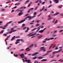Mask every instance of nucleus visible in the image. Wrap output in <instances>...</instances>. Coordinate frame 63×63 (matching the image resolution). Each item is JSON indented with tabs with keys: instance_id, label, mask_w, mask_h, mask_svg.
I'll return each mask as SVG.
<instances>
[{
	"instance_id": "31",
	"label": "nucleus",
	"mask_w": 63,
	"mask_h": 63,
	"mask_svg": "<svg viewBox=\"0 0 63 63\" xmlns=\"http://www.w3.org/2000/svg\"><path fill=\"white\" fill-rule=\"evenodd\" d=\"M39 3L41 4L42 3V0H39Z\"/></svg>"
},
{
	"instance_id": "5",
	"label": "nucleus",
	"mask_w": 63,
	"mask_h": 63,
	"mask_svg": "<svg viewBox=\"0 0 63 63\" xmlns=\"http://www.w3.org/2000/svg\"><path fill=\"white\" fill-rule=\"evenodd\" d=\"M26 62H27L28 63H31V62H30L31 60H25Z\"/></svg>"
},
{
	"instance_id": "34",
	"label": "nucleus",
	"mask_w": 63,
	"mask_h": 63,
	"mask_svg": "<svg viewBox=\"0 0 63 63\" xmlns=\"http://www.w3.org/2000/svg\"><path fill=\"white\" fill-rule=\"evenodd\" d=\"M56 46V45H54L52 47V48H53L55 47V46Z\"/></svg>"
},
{
	"instance_id": "58",
	"label": "nucleus",
	"mask_w": 63,
	"mask_h": 63,
	"mask_svg": "<svg viewBox=\"0 0 63 63\" xmlns=\"http://www.w3.org/2000/svg\"><path fill=\"white\" fill-rule=\"evenodd\" d=\"M47 11V9H45L44 10V12H46V11Z\"/></svg>"
},
{
	"instance_id": "55",
	"label": "nucleus",
	"mask_w": 63,
	"mask_h": 63,
	"mask_svg": "<svg viewBox=\"0 0 63 63\" xmlns=\"http://www.w3.org/2000/svg\"><path fill=\"white\" fill-rule=\"evenodd\" d=\"M11 3V1H9L7 2L6 3V4H8V3Z\"/></svg>"
},
{
	"instance_id": "38",
	"label": "nucleus",
	"mask_w": 63,
	"mask_h": 63,
	"mask_svg": "<svg viewBox=\"0 0 63 63\" xmlns=\"http://www.w3.org/2000/svg\"><path fill=\"white\" fill-rule=\"evenodd\" d=\"M5 44L6 45H7V42L6 41V40H5Z\"/></svg>"
},
{
	"instance_id": "39",
	"label": "nucleus",
	"mask_w": 63,
	"mask_h": 63,
	"mask_svg": "<svg viewBox=\"0 0 63 63\" xmlns=\"http://www.w3.org/2000/svg\"><path fill=\"white\" fill-rule=\"evenodd\" d=\"M3 31H4V30L1 31V32H0V34H2V33H3Z\"/></svg>"
},
{
	"instance_id": "23",
	"label": "nucleus",
	"mask_w": 63,
	"mask_h": 63,
	"mask_svg": "<svg viewBox=\"0 0 63 63\" xmlns=\"http://www.w3.org/2000/svg\"><path fill=\"white\" fill-rule=\"evenodd\" d=\"M33 44H32L29 47H32L33 46Z\"/></svg>"
},
{
	"instance_id": "60",
	"label": "nucleus",
	"mask_w": 63,
	"mask_h": 63,
	"mask_svg": "<svg viewBox=\"0 0 63 63\" xmlns=\"http://www.w3.org/2000/svg\"><path fill=\"white\" fill-rule=\"evenodd\" d=\"M52 51V50H51L49 51H47V52H51V51Z\"/></svg>"
},
{
	"instance_id": "57",
	"label": "nucleus",
	"mask_w": 63,
	"mask_h": 63,
	"mask_svg": "<svg viewBox=\"0 0 63 63\" xmlns=\"http://www.w3.org/2000/svg\"><path fill=\"white\" fill-rule=\"evenodd\" d=\"M36 21L37 23H39V22L40 21L39 20H36Z\"/></svg>"
},
{
	"instance_id": "12",
	"label": "nucleus",
	"mask_w": 63,
	"mask_h": 63,
	"mask_svg": "<svg viewBox=\"0 0 63 63\" xmlns=\"http://www.w3.org/2000/svg\"><path fill=\"white\" fill-rule=\"evenodd\" d=\"M62 50V49H60L58 51H57V53H58V52H60V51H61Z\"/></svg>"
},
{
	"instance_id": "35",
	"label": "nucleus",
	"mask_w": 63,
	"mask_h": 63,
	"mask_svg": "<svg viewBox=\"0 0 63 63\" xmlns=\"http://www.w3.org/2000/svg\"><path fill=\"white\" fill-rule=\"evenodd\" d=\"M36 28H35L34 29L32 30H31L32 31H34V30H36Z\"/></svg>"
},
{
	"instance_id": "56",
	"label": "nucleus",
	"mask_w": 63,
	"mask_h": 63,
	"mask_svg": "<svg viewBox=\"0 0 63 63\" xmlns=\"http://www.w3.org/2000/svg\"><path fill=\"white\" fill-rule=\"evenodd\" d=\"M62 7V6H58V7L59 8H61Z\"/></svg>"
},
{
	"instance_id": "51",
	"label": "nucleus",
	"mask_w": 63,
	"mask_h": 63,
	"mask_svg": "<svg viewBox=\"0 0 63 63\" xmlns=\"http://www.w3.org/2000/svg\"><path fill=\"white\" fill-rule=\"evenodd\" d=\"M40 28H39L37 30L36 32H38V31H39V30H40Z\"/></svg>"
},
{
	"instance_id": "30",
	"label": "nucleus",
	"mask_w": 63,
	"mask_h": 63,
	"mask_svg": "<svg viewBox=\"0 0 63 63\" xmlns=\"http://www.w3.org/2000/svg\"><path fill=\"white\" fill-rule=\"evenodd\" d=\"M57 21H58V20H56V21H55V22L54 23V24H55V23H57Z\"/></svg>"
},
{
	"instance_id": "7",
	"label": "nucleus",
	"mask_w": 63,
	"mask_h": 63,
	"mask_svg": "<svg viewBox=\"0 0 63 63\" xmlns=\"http://www.w3.org/2000/svg\"><path fill=\"white\" fill-rule=\"evenodd\" d=\"M15 37H16V36H13V37L12 38V39H11V41H13V40H15Z\"/></svg>"
},
{
	"instance_id": "33",
	"label": "nucleus",
	"mask_w": 63,
	"mask_h": 63,
	"mask_svg": "<svg viewBox=\"0 0 63 63\" xmlns=\"http://www.w3.org/2000/svg\"><path fill=\"white\" fill-rule=\"evenodd\" d=\"M37 58V57H33L32 58V59H36V58Z\"/></svg>"
},
{
	"instance_id": "64",
	"label": "nucleus",
	"mask_w": 63,
	"mask_h": 63,
	"mask_svg": "<svg viewBox=\"0 0 63 63\" xmlns=\"http://www.w3.org/2000/svg\"><path fill=\"white\" fill-rule=\"evenodd\" d=\"M63 31V29L61 31H60V32H62Z\"/></svg>"
},
{
	"instance_id": "11",
	"label": "nucleus",
	"mask_w": 63,
	"mask_h": 63,
	"mask_svg": "<svg viewBox=\"0 0 63 63\" xmlns=\"http://www.w3.org/2000/svg\"><path fill=\"white\" fill-rule=\"evenodd\" d=\"M47 61V59H43L41 61V62H43V61Z\"/></svg>"
},
{
	"instance_id": "32",
	"label": "nucleus",
	"mask_w": 63,
	"mask_h": 63,
	"mask_svg": "<svg viewBox=\"0 0 63 63\" xmlns=\"http://www.w3.org/2000/svg\"><path fill=\"white\" fill-rule=\"evenodd\" d=\"M26 28H27V27H24L23 29V30H25V29H26Z\"/></svg>"
},
{
	"instance_id": "21",
	"label": "nucleus",
	"mask_w": 63,
	"mask_h": 63,
	"mask_svg": "<svg viewBox=\"0 0 63 63\" xmlns=\"http://www.w3.org/2000/svg\"><path fill=\"white\" fill-rule=\"evenodd\" d=\"M8 24H7V23L6 25L3 26V27H7V26H8Z\"/></svg>"
},
{
	"instance_id": "25",
	"label": "nucleus",
	"mask_w": 63,
	"mask_h": 63,
	"mask_svg": "<svg viewBox=\"0 0 63 63\" xmlns=\"http://www.w3.org/2000/svg\"><path fill=\"white\" fill-rule=\"evenodd\" d=\"M42 37V35H41L40 36H39L38 37V39H40V38H41Z\"/></svg>"
},
{
	"instance_id": "54",
	"label": "nucleus",
	"mask_w": 63,
	"mask_h": 63,
	"mask_svg": "<svg viewBox=\"0 0 63 63\" xmlns=\"http://www.w3.org/2000/svg\"><path fill=\"white\" fill-rule=\"evenodd\" d=\"M36 17V16L35 15L32 17V18H33V17Z\"/></svg>"
},
{
	"instance_id": "28",
	"label": "nucleus",
	"mask_w": 63,
	"mask_h": 63,
	"mask_svg": "<svg viewBox=\"0 0 63 63\" xmlns=\"http://www.w3.org/2000/svg\"><path fill=\"white\" fill-rule=\"evenodd\" d=\"M15 56V57H17L18 56V55L16 54V55L15 54H13Z\"/></svg>"
},
{
	"instance_id": "2",
	"label": "nucleus",
	"mask_w": 63,
	"mask_h": 63,
	"mask_svg": "<svg viewBox=\"0 0 63 63\" xmlns=\"http://www.w3.org/2000/svg\"><path fill=\"white\" fill-rule=\"evenodd\" d=\"M39 53V52H37L34 53L33 54H32V56H34V55H36Z\"/></svg>"
},
{
	"instance_id": "27",
	"label": "nucleus",
	"mask_w": 63,
	"mask_h": 63,
	"mask_svg": "<svg viewBox=\"0 0 63 63\" xmlns=\"http://www.w3.org/2000/svg\"><path fill=\"white\" fill-rule=\"evenodd\" d=\"M44 9H45L44 8H42L41 9H40V12H41L42 11H43V10H44Z\"/></svg>"
},
{
	"instance_id": "6",
	"label": "nucleus",
	"mask_w": 63,
	"mask_h": 63,
	"mask_svg": "<svg viewBox=\"0 0 63 63\" xmlns=\"http://www.w3.org/2000/svg\"><path fill=\"white\" fill-rule=\"evenodd\" d=\"M54 1L55 3H58L59 2V0H54Z\"/></svg>"
},
{
	"instance_id": "3",
	"label": "nucleus",
	"mask_w": 63,
	"mask_h": 63,
	"mask_svg": "<svg viewBox=\"0 0 63 63\" xmlns=\"http://www.w3.org/2000/svg\"><path fill=\"white\" fill-rule=\"evenodd\" d=\"M22 41V42H24V41L23 40V39H17L16 40V42H18V41Z\"/></svg>"
},
{
	"instance_id": "46",
	"label": "nucleus",
	"mask_w": 63,
	"mask_h": 63,
	"mask_svg": "<svg viewBox=\"0 0 63 63\" xmlns=\"http://www.w3.org/2000/svg\"><path fill=\"white\" fill-rule=\"evenodd\" d=\"M57 53V51H55L52 53V54H54V53Z\"/></svg>"
},
{
	"instance_id": "52",
	"label": "nucleus",
	"mask_w": 63,
	"mask_h": 63,
	"mask_svg": "<svg viewBox=\"0 0 63 63\" xmlns=\"http://www.w3.org/2000/svg\"><path fill=\"white\" fill-rule=\"evenodd\" d=\"M39 0H37V1L35 2L34 3H38V2H39Z\"/></svg>"
},
{
	"instance_id": "41",
	"label": "nucleus",
	"mask_w": 63,
	"mask_h": 63,
	"mask_svg": "<svg viewBox=\"0 0 63 63\" xmlns=\"http://www.w3.org/2000/svg\"><path fill=\"white\" fill-rule=\"evenodd\" d=\"M34 63H38V62L37 61H34Z\"/></svg>"
},
{
	"instance_id": "37",
	"label": "nucleus",
	"mask_w": 63,
	"mask_h": 63,
	"mask_svg": "<svg viewBox=\"0 0 63 63\" xmlns=\"http://www.w3.org/2000/svg\"><path fill=\"white\" fill-rule=\"evenodd\" d=\"M58 14H59V13H58V12H57L54 15H55H55H58Z\"/></svg>"
},
{
	"instance_id": "42",
	"label": "nucleus",
	"mask_w": 63,
	"mask_h": 63,
	"mask_svg": "<svg viewBox=\"0 0 63 63\" xmlns=\"http://www.w3.org/2000/svg\"><path fill=\"white\" fill-rule=\"evenodd\" d=\"M52 6V5L51 4L48 6V8H50V7H51Z\"/></svg>"
},
{
	"instance_id": "48",
	"label": "nucleus",
	"mask_w": 63,
	"mask_h": 63,
	"mask_svg": "<svg viewBox=\"0 0 63 63\" xmlns=\"http://www.w3.org/2000/svg\"><path fill=\"white\" fill-rule=\"evenodd\" d=\"M5 10V9H2L1 10V11H2V12H5L4 10Z\"/></svg>"
},
{
	"instance_id": "4",
	"label": "nucleus",
	"mask_w": 63,
	"mask_h": 63,
	"mask_svg": "<svg viewBox=\"0 0 63 63\" xmlns=\"http://www.w3.org/2000/svg\"><path fill=\"white\" fill-rule=\"evenodd\" d=\"M25 21V20H22V21H19L18 22V23H22V22H23L24 21Z\"/></svg>"
},
{
	"instance_id": "26",
	"label": "nucleus",
	"mask_w": 63,
	"mask_h": 63,
	"mask_svg": "<svg viewBox=\"0 0 63 63\" xmlns=\"http://www.w3.org/2000/svg\"><path fill=\"white\" fill-rule=\"evenodd\" d=\"M62 28V27L58 26L57 27V28Z\"/></svg>"
},
{
	"instance_id": "19",
	"label": "nucleus",
	"mask_w": 63,
	"mask_h": 63,
	"mask_svg": "<svg viewBox=\"0 0 63 63\" xmlns=\"http://www.w3.org/2000/svg\"><path fill=\"white\" fill-rule=\"evenodd\" d=\"M27 36H29V37H31V36H31V33H30V34H28L27 35Z\"/></svg>"
},
{
	"instance_id": "53",
	"label": "nucleus",
	"mask_w": 63,
	"mask_h": 63,
	"mask_svg": "<svg viewBox=\"0 0 63 63\" xmlns=\"http://www.w3.org/2000/svg\"><path fill=\"white\" fill-rule=\"evenodd\" d=\"M12 32H13V31H11L9 32V34H11V33H12Z\"/></svg>"
},
{
	"instance_id": "47",
	"label": "nucleus",
	"mask_w": 63,
	"mask_h": 63,
	"mask_svg": "<svg viewBox=\"0 0 63 63\" xmlns=\"http://www.w3.org/2000/svg\"><path fill=\"white\" fill-rule=\"evenodd\" d=\"M60 56V55H59V54H58L57 55L56 57H59V56Z\"/></svg>"
},
{
	"instance_id": "43",
	"label": "nucleus",
	"mask_w": 63,
	"mask_h": 63,
	"mask_svg": "<svg viewBox=\"0 0 63 63\" xmlns=\"http://www.w3.org/2000/svg\"><path fill=\"white\" fill-rule=\"evenodd\" d=\"M7 35V34H3V36H6Z\"/></svg>"
},
{
	"instance_id": "10",
	"label": "nucleus",
	"mask_w": 63,
	"mask_h": 63,
	"mask_svg": "<svg viewBox=\"0 0 63 63\" xmlns=\"http://www.w3.org/2000/svg\"><path fill=\"white\" fill-rule=\"evenodd\" d=\"M39 32V33H42L44 32V31H43V30H42L40 31Z\"/></svg>"
},
{
	"instance_id": "44",
	"label": "nucleus",
	"mask_w": 63,
	"mask_h": 63,
	"mask_svg": "<svg viewBox=\"0 0 63 63\" xmlns=\"http://www.w3.org/2000/svg\"><path fill=\"white\" fill-rule=\"evenodd\" d=\"M39 26V24H37L36 25H35V26L37 27V26Z\"/></svg>"
},
{
	"instance_id": "63",
	"label": "nucleus",
	"mask_w": 63,
	"mask_h": 63,
	"mask_svg": "<svg viewBox=\"0 0 63 63\" xmlns=\"http://www.w3.org/2000/svg\"><path fill=\"white\" fill-rule=\"evenodd\" d=\"M42 14V13H40L39 15H38V16H40Z\"/></svg>"
},
{
	"instance_id": "62",
	"label": "nucleus",
	"mask_w": 63,
	"mask_h": 63,
	"mask_svg": "<svg viewBox=\"0 0 63 63\" xmlns=\"http://www.w3.org/2000/svg\"><path fill=\"white\" fill-rule=\"evenodd\" d=\"M30 10L29 9L28 11H27V12L29 13V12H30Z\"/></svg>"
},
{
	"instance_id": "36",
	"label": "nucleus",
	"mask_w": 63,
	"mask_h": 63,
	"mask_svg": "<svg viewBox=\"0 0 63 63\" xmlns=\"http://www.w3.org/2000/svg\"><path fill=\"white\" fill-rule=\"evenodd\" d=\"M13 22L12 21H10L9 22L7 23V24H9V23H12Z\"/></svg>"
},
{
	"instance_id": "17",
	"label": "nucleus",
	"mask_w": 63,
	"mask_h": 63,
	"mask_svg": "<svg viewBox=\"0 0 63 63\" xmlns=\"http://www.w3.org/2000/svg\"><path fill=\"white\" fill-rule=\"evenodd\" d=\"M30 1L29 0H28L27 1H26L25 2V4H26L27 3H28L29 2V1Z\"/></svg>"
},
{
	"instance_id": "16",
	"label": "nucleus",
	"mask_w": 63,
	"mask_h": 63,
	"mask_svg": "<svg viewBox=\"0 0 63 63\" xmlns=\"http://www.w3.org/2000/svg\"><path fill=\"white\" fill-rule=\"evenodd\" d=\"M36 34H37V33L36 32H35L33 34H31V36H34V35H36Z\"/></svg>"
},
{
	"instance_id": "15",
	"label": "nucleus",
	"mask_w": 63,
	"mask_h": 63,
	"mask_svg": "<svg viewBox=\"0 0 63 63\" xmlns=\"http://www.w3.org/2000/svg\"><path fill=\"white\" fill-rule=\"evenodd\" d=\"M41 50H42L43 51H46V49L45 48L41 49Z\"/></svg>"
},
{
	"instance_id": "1",
	"label": "nucleus",
	"mask_w": 63,
	"mask_h": 63,
	"mask_svg": "<svg viewBox=\"0 0 63 63\" xmlns=\"http://www.w3.org/2000/svg\"><path fill=\"white\" fill-rule=\"evenodd\" d=\"M54 39V37H52L51 38H48L47 39V38H45V39H44V41H49V40H52Z\"/></svg>"
},
{
	"instance_id": "50",
	"label": "nucleus",
	"mask_w": 63,
	"mask_h": 63,
	"mask_svg": "<svg viewBox=\"0 0 63 63\" xmlns=\"http://www.w3.org/2000/svg\"><path fill=\"white\" fill-rule=\"evenodd\" d=\"M45 3V2L44 1L42 3V5H44Z\"/></svg>"
},
{
	"instance_id": "9",
	"label": "nucleus",
	"mask_w": 63,
	"mask_h": 63,
	"mask_svg": "<svg viewBox=\"0 0 63 63\" xmlns=\"http://www.w3.org/2000/svg\"><path fill=\"white\" fill-rule=\"evenodd\" d=\"M38 58L39 59H42L43 58V57H38Z\"/></svg>"
},
{
	"instance_id": "49",
	"label": "nucleus",
	"mask_w": 63,
	"mask_h": 63,
	"mask_svg": "<svg viewBox=\"0 0 63 63\" xmlns=\"http://www.w3.org/2000/svg\"><path fill=\"white\" fill-rule=\"evenodd\" d=\"M23 50H24V49H21V50H19V51H23Z\"/></svg>"
},
{
	"instance_id": "61",
	"label": "nucleus",
	"mask_w": 63,
	"mask_h": 63,
	"mask_svg": "<svg viewBox=\"0 0 63 63\" xmlns=\"http://www.w3.org/2000/svg\"><path fill=\"white\" fill-rule=\"evenodd\" d=\"M34 9V8H31L30 9V10H33Z\"/></svg>"
},
{
	"instance_id": "14",
	"label": "nucleus",
	"mask_w": 63,
	"mask_h": 63,
	"mask_svg": "<svg viewBox=\"0 0 63 63\" xmlns=\"http://www.w3.org/2000/svg\"><path fill=\"white\" fill-rule=\"evenodd\" d=\"M49 54L48 53H47L46 54H45L44 55H43L42 56H46V55H48Z\"/></svg>"
},
{
	"instance_id": "24",
	"label": "nucleus",
	"mask_w": 63,
	"mask_h": 63,
	"mask_svg": "<svg viewBox=\"0 0 63 63\" xmlns=\"http://www.w3.org/2000/svg\"><path fill=\"white\" fill-rule=\"evenodd\" d=\"M52 18V17H49L48 18L47 20H50Z\"/></svg>"
},
{
	"instance_id": "13",
	"label": "nucleus",
	"mask_w": 63,
	"mask_h": 63,
	"mask_svg": "<svg viewBox=\"0 0 63 63\" xmlns=\"http://www.w3.org/2000/svg\"><path fill=\"white\" fill-rule=\"evenodd\" d=\"M27 17L28 18H29V20H30V19H32V17L28 16Z\"/></svg>"
},
{
	"instance_id": "22",
	"label": "nucleus",
	"mask_w": 63,
	"mask_h": 63,
	"mask_svg": "<svg viewBox=\"0 0 63 63\" xmlns=\"http://www.w3.org/2000/svg\"><path fill=\"white\" fill-rule=\"evenodd\" d=\"M24 55V54H20L19 56H23Z\"/></svg>"
},
{
	"instance_id": "18",
	"label": "nucleus",
	"mask_w": 63,
	"mask_h": 63,
	"mask_svg": "<svg viewBox=\"0 0 63 63\" xmlns=\"http://www.w3.org/2000/svg\"><path fill=\"white\" fill-rule=\"evenodd\" d=\"M62 60V59L59 60L58 61H60L61 62H63V60Z\"/></svg>"
},
{
	"instance_id": "40",
	"label": "nucleus",
	"mask_w": 63,
	"mask_h": 63,
	"mask_svg": "<svg viewBox=\"0 0 63 63\" xmlns=\"http://www.w3.org/2000/svg\"><path fill=\"white\" fill-rule=\"evenodd\" d=\"M38 7L37 6L35 8V9H34L35 10H36L37 9H38Z\"/></svg>"
},
{
	"instance_id": "8",
	"label": "nucleus",
	"mask_w": 63,
	"mask_h": 63,
	"mask_svg": "<svg viewBox=\"0 0 63 63\" xmlns=\"http://www.w3.org/2000/svg\"><path fill=\"white\" fill-rule=\"evenodd\" d=\"M23 13V12H20L18 14V16H21V15H22V13Z\"/></svg>"
},
{
	"instance_id": "59",
	"label": "nucleus",
	"mask_w": 63,
	"mask_h": 63,
	"mask_svg": "<svg viewBox=\"0 0 63 63\" xmlns=\"http://www.w3.org/2000/svg\"><path fill=\"white\" fill-rule=\"evenodd\" d=\"M36 44H34V47H37V46L36 45Z\"/></svg>"
},
{
	"instance_id": "45",
	"label": "nucleus",
	"mask_w": 63,
	"mask_h": 63,
	"mask_svg": "<svg viewBox=\"0 0 63 63\" xmlns=\"http://www.w3.org/2000/svg\"><path fill=\"white\" fill-rule=\"evenodd\" d=\"M33 14H34V15H37V13H36V12H35Z\"/></svg>"
},
{
	"instance_id": "29",
	"label": "nucleus",
	"mask_w": 63,
	"mask_h": 63,
	"mask_svg": "<svg viewBox=\"0 0 63 63\" xmlns=\"http://www.w3.org/2000/svg\"><path fill=\"white\" fill-rule=\"evenodd\" d=\"M25 26V25L24 24H22V27H24Z\"/></svg>"
},
{
	"instance_id": "20",
	"label": "nucleus",
	"mask_w": 63,
	"mask_h": 63,
	"mask_svg": "<svg viewBox=\"0 0 63 63\" xmlns=\"http://www.w3.org/2000/svg\"><path fill=\"white\" fill-rule=\"evenodd\" d=\"M53 19L54 20L52 22V23H53L54 22H55V19L53 18Z\"/></svg>"
}]
</instances>
